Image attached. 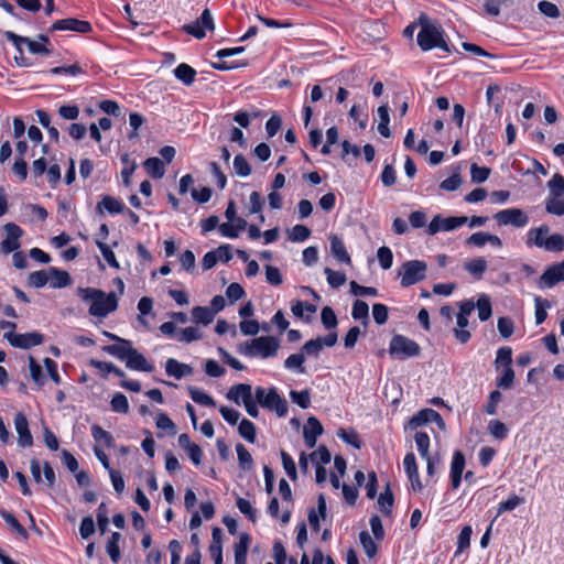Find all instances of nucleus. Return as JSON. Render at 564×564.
Segmentation results:
<instances>
[{
	"mask_svg": "<svg viewBox=\"0 0 564 564\" xmlns=\"http://www.w3.org/2000/svg\"><path fill=\"white\" fill-rule=\"evenodd\" d=\"M321 319L325 328L334 329L337 326V317L334 310L329 306H325L321 312Z\"/></svg>",
	"mask_w": 564,
	"mask_h": 564,
	"instance_id": "nucleus-53",
	"label": "nucleus"
},
{
	"mask_svg": "<svg viewBox=\"0 0 564 564\" xmlns=\"http://www.w3.org/2000/svg\"><path fill=\"white\" fill-rule=\"evenodd\" d=\"M388 307L384 304L377 303L372 306V316L378 325H383L388 321Z\"/></svg>",
	"mask_w": 564,
	"mask_h": 564,
	"instance_id": "nucleus-62",
	"label": "nucleus"
},
{
	"mask_svg": "<svg viewBox=\"0 0 564 564\" xmlns=\"http://www.w3.org/2000/svg\"><path fill=\"white\" fill-rule=\"evenodd\" d=\"M144 169L154 178H161L164 173V163L159 158H149L144 162Z\"/></svg>",
	"mask_w": 564,
	"mask_h": 564,
	"instance_id": "nucleus-32",
	"label": "nucleus"
},
{
	"mask_svg": "<svg viewBox=\"0 0 564 564\" xmlns=\"http://www.w3.org/2000/svg\"><path fill=\"white\" fill-rule=\"evenodd\" d=\"M91 436L98 444H104L107 447H112L115 445L113 436L98 424H94L91 426Z\"/></svg>",
	"mask_w": 564,
	"mask_h": 564,
	"instance_id": "nucleus-29",
	"label": "nucleus"
},
{
	"mask_svg": "<svg viewBox=\"0 0 564 564\" xmlns=\"http://www.w3.org/2000/svg\"><path fill=\"white\" fill-rule=\"evenodd\" d=\"M165 371L170 377L181 379L193 373V368L189 365L182 364L174 358H170L165 362Z\"/></svg>",
	"mask_w": 564,
	"mask_h": 564,
	"instance_id": "nucleus-22",
	"label": "nucleus"
},
{
	"mask_svg": "<svg viewBox=\"0 0 564 564\" xmlns=\"http://www.w3.org/2000/svg\"><path fill=\"white\" fill-rule=\"evenodd\" d=\"M324 273L326 274L328 284L335 289L346 283L347 278L344 272L334 271L329 268H325Z\"/></svg>",
	"mask_w": 564,
	"mask_h": 564,
	"instance_id": "nucleus-47",
	"label": "nucleus"
},
{
	"mask_svg": "<svg viewBox=\"0 0 564 564\" xmlns=\"http://www.w3.org/2000/svg\"><path fill=\"white\" fill-rule=\"evenodd\" d=\"M3 337L13 346L21 349H29L31 347L41 345L43 343V335L36 332L15 334L14 332H6Z\"/></svg>",
	"mask_w": 564,
	"mask_h": 564,
	"instance_id": "nucleus-10",
	"label": "nucleus"
},
{
	"mask_svg": "<svg viewBox=\"0 0 564 564\" xmlns=\"http://www.w3.org/2000/svg\"><path fill=\"white\" fill-rule=\"evenodd\" d=\"M495 219L499 226L511 225L517 228H522L529 223L528 215L520 208H508L496 213Z\"/></svg>",
	"mask_w": 564,
	"mask_h": 564,
	"instance_id": "nucleus-9",
	"label": "nucleus"
},
{
	"mask_svg": "<svg viewBox=\"0 0 564 564\" xmlns=\"http://www.w3.org/2000/svg\"><path fill=\"white\" fill-rule=\"evenodd\" d=\"M311 236V229L304 225H295L289 234L292 241H304Z\"/></svg>",
	"mask_w": 564,
	"mask_h": 564,
	"instance_id": "nucleus-57",
	"label": "nucleus"
},
{
	"mask_svg": "<svg viewBox=\"0 0 564 564\" xmlns=\"http://www.w3.org/2000/svg\"><path fill=\"white\" fill-rule=\"evenodd\" d=\"M290 397L294 403H296L302 409H307L311 405V394L308 390L294 391L290 392Z\"/></svg>",
	"mask_w": 564,
	"mask_h": 564,
	"instance_id": "nucleus-52",
	"label": "nucleus"
},
{
	"mask_svg": "<svg viewBox=\"0 0 564 564\" xmlns=\"http://www.w3.org/2000/svg\"><path fill=\"white\" fill-rule=\"evenodd\" d=\"M51 31H74L85 34L91 31V24L88 21L67 18L55 21L51 26Z\"/></svg>",
	"mask_w": 564,
	"mask_h": 564,
	"instance_id": "nucleus-11",
	"label": "nucleus"
},
{
	"mask_svg": "<svg viewBox=\"0 0 564 564\" xmlns=\"http://www.w3.org/2000/svg\"><path fill=\"white\" fill-rule=\"evenodd\" d=\"M497 327L503 338H509L514 330L513 322L509 317H499Z\"/></svg>",
	"mask_w": 564,
	"mask_h": 564,
	"instance_id": "nucleus-63",
	"label": "nucleus"
},
{
	"mask_svg": "<svg viewBox=\"0 0 564 564\" xmlns=\"http://www.w3.org/2000/svg\"><path fill=\"white\" fill-rule=\"evenodd\" d=\"M417 24L421 29L417 33L416 41L422 51H430L438 47L444 52H452L444 40V31L437 22H432L427 15L421 14L419 17Z\"/></svg>",
	"mask_w": 564,
	"mask_h": 564,
	"instance_id": "nucleus-2",
	"label": "nucleus"
},
{
	"mask_svg": "<svg viewBox=\"0 0 564 564\" xmlns=\"http://www.w3.org/2000/svg\"><path fill=\"white\" fill-rule=\"evenodd\" d=\"M110 405L112 411L117 413H128L129 411V401L127 397L120 392L113 394Z\"/></svg>",
	"mask_w": 564,
	"mask_h": 564,
	"instance_id": "nucleus-46",
	"label": "nucleus"
},
{
	"mask_svg": "<svg viewBox=\"0 0 564 564\" xmlns=\"http://www.w3.org/2000/svg\"><path fill=\"white\" fill-rule=\"evenodd\" d=\"M96 210L98 214L102 215L104 210H107L109 214H121L126 210L124 204L112 197L110 195H104L101 200L97 204Z\"/></svg>",
	"mask_w": 564,
	"mask_h": 564,
	"instance_id": "nucleus-19",
	"label": "nucleus"
},
{
	"mask_svg": "<svg viewBox=\"0 0 564 564\" xmlns=\"http://www.w3.org/2000/svg\"><path fill=\"white\" fill-rule=\"evenodd\" d=\"M203 337V334L202 332L199 330V328L197 327H194V326H191V327H186V328H183L180 333H178V340L180 341H184L186 344H189L194 340H198Z\"/></svg>",
	"mask_w": 564,
	"mask_h": 564,
	"instance_id": "nucleus-50",
	"label": "nucleus"
},
{
	"mask_svg": "<svg viewBox=\"0 0 564 564\" xmlns=\"http://www.w3.org/2000/svg\"><path fill=\"white\" fill-rule=\"evenodd\" d=\"M560 281H564V261L546 268L539 279V286L552 288Z\"/></svg>",
	"mask_w": 564,
	"mask_h": 564,
	"instance_id": "nucleus-14",
	"label": "nucleus"
},
{
	"mask_svg": "<svg viewBox=\"0 0 564 564\" xmlns=\"http://www.w3.org/2000/svg\"><path fill=\"white\" fill-rule=\"evenodd\" d=\"M360 543L365 550V553L369 558H372L378 552V545L370 536L368 531H361L359 533Z\"/></svg>",
	"mask_w": 564,
	"mask_h": 564,
	"instance_id": "nucleus-36",
	"label": "nucleus"
},
{
	"mask_svg": "<svg viewBox=\"0 0 564 564\" xmlns=\"http://www.w3.org/2000/svg\"><path fill=\"white\" fill-rule=\"evenodd\" d=\"M235 173L240 177H247L251 174V166L242 154H237L234 159Z\"/></svg>",
	"mask_w": 564,
	"mask_h": 564,
	"instance_id": "nucleus-41",
	"label": "nucleus"
},
{
	"mask_svg": "<svg viewBox=\"0 0 564 564\" xmlns=\"http://www.w3.org/2000/svg\"><path fill=\"white\" fill-rule=\"evenodd\" d=\"M523 503V498L511 495L506 501H502L498 506V514L516 509L518 506Z\"/></svg>",
	"mask_w": 564,
	"mask_h": 564,
	"instance_id": "nucleus-58",
	"label": "nucleus"
},
{
	"mask_svg": "<svg viewBox=\"0 0 564 564\" xmlns=\"http://www.w3.org/2000/svg\"><path fill=\"white\" fill-rule=\"evenodd\" d=\"M280 341L273 336H260L247 341L240 352L249 357L270 358L278 354Z\"/></svg>",
	"mask_w": 564,
	"mask_h": 564,
	"instance_id": "nucleus-4",
	"label": "nucleus"
},
{
	"mask_svg": "<svg viewBox=\"0 0 564 564\" xmlns=\"http://www.w3.org/2000/svg\"><path fill=\"white\" fill-rule=\"evenodd\" d=\"M431 416H433V409H423L410 419L408 427L416 430L421 426H424L427 423L432 422Z\"/></svg>",
	"mask_w": 564,
	"mask_h": 564,
	"instance_id": "nucleus-27",
	"label": "nucleus"
},
{
	"mask_svg": "<svg viewBox=\"0 0 564 564\" xmlns=\"http://www.w3.org/2000/svg\"><path fill=\"white\" fill-rule=\"evenodd\" d=\"M351 316L355 319L364 321L367 324L369 321V306L365 301L356 300L352 304Z\"/></svg>",
	"mask_w": 564,
	"mask_h": 564,
	"instance_id": "nucleus-39",
	"label": "nucleus"
},
{
	"mask_svg": "<svg viewBox=\"0 0 564 564\" xmlns=\"http://www.w3.org/2000/svg\"><path fill=\"white\" fill-rule=\"evenodd\" d=\"M470 175L474 183H484L490 175V169L473 163L470 166Z\"/></svg>",
	"mask_w": 564,
	"mask_h": 564,
	"instance_id": "nucleus-55",
	"label": "nucleus"
},
{
	"mask_svg": "<svg viewBox=\"0 0 564 564\" xmlns=\"http://www.w3.org/2000/svg\"><path fill=\"white\" fill-rule=\"evenodd\" d=\"M189 395L192 400L200 405L205 406H215L216 403L214 399L205 393L204 391L197 389V388H189Z\"/></svg>",
	"mask_w": 564,
	"mask_h": 564,
	"instance_id": "nucleus-45",
	"label": "nucleus"
},
{
	"mask_svg": "<svg viewBox=\"0 0 564 564\" xmlns=\"http://www.w3.org/2000/svg\"><path fill=\"white\" fill-rule=\"evenodd\" d=\"M270 411H274L278 416H285L288 413V402L281 398L274 388L269 389V397H265L264 405L262 406Z\"/></svg>",
	"mask_w": 564,
	"mask_h": 564,
	"instance_id": "nucleus-15",
	"label": "nucleus"
},
{
	"mask_svg": "<svg viewBox=\"0 0 564 564\" xmlns=\"http://www.w3.org/2000/svg\"><path fill=\"white\" fill-rule=\"evenodd\" d=\"M329 242H330V252L339 261L346 264H350L351 259L349 253L347 252V249L343 242V240L337 236L332 234L329 236Z\"/></svg>",
	"mask_w": 564,
	"mask_h": 564,
	"instance_id": "nucleus-23",
	"label": "nucleus"
},
{
	"mask_svg": "<svg viewBox=\"0 0 564 564\" xmlns=\"http://www.w3.org/2000/svg\"><path fill=\"white\" fill-rule=\"evenodd\" d=\"M0 516L17 534L23 539L29 538L26 530L20 524V522L12 513L8 512L7 510H0Z\"/></svg>",
	"mask_w": 564,
	"mask_h": 564,
	"instance_id": "nucleus-33",
	"label": "nucleus"
},
{
	"mask_svg": "<svg viewBox=\"0 0 564 564\" xmlns=\"http://www.w3.org/2000/svg\"><path fill=\"white\" fill-rule=\"evenodd\" d=\"M126 367L131 370L144 372H152L154 370V366L150 364L147 358L135 348L130 351V355L126 361Z\"/></svg>",
	"mask_w": 564,
	"mask_h": 564,
	"instance_id": "nucleus-18",
	"label": "nucleus"
},
{
	"mask_svg": "<svg viewBox=\"0 0 564 564\" xmlns=\"http://www.w3.org/2000/svg\"><path fill=\"white\" fill-rule=\"evenodd\" d=\"M377 258L383 270H389L393 263V253L389 247H380L377 251Z\"/></svg>",
	"mask_w": 564,
	"mask_h": 564,
	"instance_id": "nucleus-48",
	"label": "nucleus"
},
{
	"mask_svg": "<svg viewBox=\"0 0 564 564\" xmlns=\"http://www.w3.org/2000/svg\"><path fill=\"white\" fill-rule=\"evenodd\" d=\"M238 432L241 437H243L249 443H254L256 441V426L254 424L247 420L242 419L238 426Z\"/></svg>",
	"mask_w": 564,
	"mask_h": 564,
	"instance_id": "nucleus-37",
	"label": "nucleus"
},
{
	"mask_svg": "<svg viewBox=\"0 0 564 564\" xmlns=\"http://www.w3.org/2000/svg\"><path fill=\"white\" fill-rule=\"evenodd\" d=\"M50 282V272L48 270H39L30 273L28 283L32 288H43Z\"/></svg>",
	"mask_w": 564,
	"mask_h": 564,
	"instance_id": "nucleus-34",
	"label": "nucleus"
},
{
	"mask_svg": "<svg viewBox=\"0 0 564 564\" xmlns=\"http://www.w3.org/2000/svg\"><path fill=\"white\" fill-rule=\"evenodd\" d=\"M545 208L550 214L562 216L564 215V199H560L558 197L549 199Z\"/></svg>",
	"mask_w": 564,
	"mask_h": 564,
	"instance_id": "nucleus-64",
	"label": "nucleus"
},
{
	"mask_svg": "<svg viewBox=\"0 0 564 564\" xmlns=\"http://www.w3.org/2000/svg\"><path fill=\"white\" fill-rule=\"evenodd\" d=\"M414 442L422 458H427L430 455V436L425 432H416L414 434Z\"/></svg>",
	"mask_w": 564,
	"mask_h": 564,
	"instance_id": "nucleus-38",
	"label": "nucleus"
},
{
	"mask_svg": "<svg viewBox=\"0 0 564 564\" xmlns=\"http://www.w3.org/2000/svg\"><path fill=\"white\" fill-rule=\"evenodd\" d=\"M547 186L554 197L564 195V177L561 174H554L547 182Z\"/></svg>",
	"mask_w": 564,
	"mask_h": 564,
	"instance_id": "nucleus-51",
	"label": "nucleus"
},
{
	"mask_svg": "<svg viewBox=\"0 0 564 564\" xmlns=\"http://www.w3.org/2000/svg\"><path fill=\"white\" fill-rule=\"evenodd\" d=\"M304 361H305L304 354H293V355H290L284 360V367L286 369L297 370L300 373H304L305 372V369L303 367Z\"/></svg>",
	"mask_w": 564,
	"mask_h": 564,
	"instance_id": "nucleus-44",
	"label": "nucleus"
},
{
	"mask_svg": "<svg viewBox=\"0 0 564 564\" xmlns=\"http://www.w3.org/2000/svg\"><path fill=\"white\" fill-rule=\"evenodd\" d=\"M475 305L478 310V317L481 322H485L490 318L492 310L490 299L487 295H480Z\"/></svg>",
	"mask_w": 564,
	"mask_h": 564,
	"instance_id": "nucleus-35",
	"label": "nucleus"
},
{
	"mask_svg": "<svg viewBox=\"0 0 564 564\" xmlns=\"http://www.w3.org/2000/svg\"><path fill=\"white\" fill-rule=\"evenodd\" d=\"M464 268L468 273L480 279L487 270V261L485 258L479 257L466 262Z\"/></svg>",
	"mask_w": 564,
	"mask_h": 564,
	"instance_id": "nucleus-31",
	"label": "nucleus"
},
{
	"mask_svg": "<svg viewBox=\"0 0 564 564\" xmlns=\"http://www.w3.org/2000/svg\"><path fill=\"white\" fill-rule=\"evenodd\" d=\"M133 349L132 343L128 339L120 338L117 344L105 346L104 350L109 355L127 361L130 351Z\"/></svg>",
	"mask_w": 564,
	"mask_h": 564,
	"instance_id": "nucleus-20",
	"label": "nucleus"
},
{
	"mask_svg": "<svg viewBox=\"0 0 564 564\" xmlns=\"http://www.w3.org/2000/svg\"><path fill=\"white\" fill-rule=\"evenodd\" d=\"M214 29H215V22H214V18H213L209 9H205L203 11L202 15L196 21H194L189 24H185L183 26V30L187 34H189L198 40H202L203 37H205L206 30L213 31Z\"/></svg>",
	"mask_w": 564,
	"mask_h": 564,
	"instance_id": "nucleus-7",
	"label": "nucleus"
},
{
	"mask_svg": "<svg viewBox=\"0 0 564 564\" xmlns=\"http://www.w3.org/2000/svg\"><path fill=\"white\" fill-rule=\"evenodd\" d=\"M337 436L355 448H360L361 446L359 436L355 431H346L345 429H340L337 432Z\"/></svg>",
	"mask_w": 564,
	"mask_h": 564,
	"instance_id": "nucleus-61",
	"label": "nucleus"
},
{
	"mask_svg": "<svg viewBox=\"0 0 564 564\" xmlns=\"http://www.w3.org/2000/svg\"><path fill=\"white\" fill-rule=\"evenodd\" d=\"M456 323H457V328L454 329L455 338L460 344H466L470 339V336H471L469 330L464 329L469 324L468 316H463V315L457 314Z\"/></svg>",
	"mask_w": 564,
	"mask_h": 564,
	"instance_id": "nucleus-30",
	"label": "nucleus"
},
{
	"mask_svg": "<svg viewBox=\"0 0 564 564\" xmlns=\"http://www.w3.org/2000/svg\"><path fill=\"white\" fill-rule=\"evenodd\" d=\"M236 452L238 456L239 466L243 470H250L252 466V456L249 453V451L245 447V445L239 443L236 445Z\"/></svg>",
	"mask_w": 564,
	"mask_h": 564,
	"instance_id": "nucleus-43",
	"label": "nucleus"
},
{
	"mask_svg": "<svg viewBox=\"0 0 564 564\" xmlns=\"http://www.w3.org/2000/svg\"><path fill=\"white\" fill-rule=\"evenodd\" d=\"M324 432V429L321 424V422L315 416H310L307 419V424L304 426L303 430V437L305 441V444L308 448H313L316 446L317 437L322 435Z\"/></svg>",
	"mask_w": 564,
	"mask_h": 564,
	"instance_id": "nucleus-16",
	"label": "nucleus"
},
{
	"mask_svg": "<svg viewBox=\"0 0 564 564\" xmlns=\"http://www.w3.org/2000/svg\"><path fill=\"white\" fill-rule=\"evenodd\" d=\"M550 231L547 225L531 228L527 232L525 245L529 248L536 247L549 252H562L564 250V236L561 234L550 235Z\"/></svg>",
	"mask_w": 564,
	"mask_h": 564,
	"instance_id": "nucleus-3",
	"label": "nucleus"
},
{
	"mask_svg": "<svg viewBox=\"0 0 564 564\" xmlns=\"http://www.w3.org/2000/svg\"><path fill=\"white\" fill-rule=\"evenodd\" d=\"M514 381V371L512 367H506L502 375L497 378L496 384L501 389H509Z\"/></svg>",
	"mask_w": 564,
	"mask_h": 564,
	"instance_id": "nucleus-56",
	"label": "nucleus"
},
{
	"mask_svg": "<svg viewBox=\"0 0 564 564\" xmlns=\"http://www.w3.org/2000/svg\"><path fill=\"white\" fill-rule=\"evenodd\" d=\"M174 75L184 85L189 86L195 80L196 70L192 66L182 63L174 69Z\"/></svg>",
	"mask_w": 564,
	"mask_h": 564,
	"instance_id": "nucleus-26",
	"label": "nucleus"
},
{
	"mask_svg": "<svg viewBox=\"0 0 564 564\" xmlns=\"http://www.w3.org/2000/svg\"><path fill=\"white\" fill-rule=\"evenodd\" d=\"M427 264L422 260H410L404 262L400 270L401 286L409 288L423 281L426 278Z\"/></svg>",
	"mask_w": 564,
	"mask_h": 564,
	"instance_id": "nucleus-5",
	"label": "nucleus"
},
{
	"mask_svg": "<svg viewBox=\"0 0 564 564\" xmlns=\"http://www.w3.org/2000/svg\"><path fill=\"white\" fill-rule=\"evenodd\" d=\"M227 398L236 404L245 403L252 398V388L247 383L235 384L229 389Z\"/></svg>",
	"mask_w": 564,
	"mask_h": 564,
	"instance_id": "nucleus-21",
	"label": "nucleus"
},
{
	"mask_svg": "<svg viewBox=\"0 0 564 564\" xmlns=\"http://www.w3.org/2000/svg\"><path fill=\"white\" fill-rule=\"evenodd\" d=\"M97 247L99 248L102 257L108 262V264L115 269H119V263L115 257L113 251L102 241H96Z\"/></svg>",
	"mask_w": 564,
	"mask_h": 564,
	"instance_id": "nucleus-60",
	"label": "nucleus"
},
{
	"mask_svg": "<svg viewBox=\"0 0 564 564\" xmlns=\"http://www.w3.org/2000/svg\"><path fill=\"white\" fill-rule=\"evenodd\" d=\"M4 230L7 232V237L1 242V249L4 253H10L20 248L19 239L21 238L23 231L22 229L12 223H9L4 226Z\"/></svg>",
	"mask_w": 564,
	"mask_h": 564,
	"instance_id": "nucleus-13",
	"label": "nucleus"
},
{
	"mask_svg": "<svg viewBox=\"0 0 564 564\" xmlns=\"http://www.w3.org/2000/svg\"><path fill=\"white\" fill-rule=\"evenodd\" d=\"M534 304H535V323H536V325H540L546 319V317H547L546 310L551 307V303L547 300H544V299H541L538 296L534 300Z\"/></svg>",
	"mask_w": 564,
	"mask_h": 564,
	"instance_id": "nucleus-42",
	"label": "nucleus"
},
{
	"mask_svg": "<svg viewBox=\"0 0 564 564\" xmlns=\"http://www.w3.org/2000/svg\"><path fill=\"white\" fill-rule=\"evenodd\" d=\"M465 468V456L460 451L454 452L451 464L452 487L457 489L462 482V475Z\"/></svg>",
	"mask_w": 564,
	"mask_h": 564,
	"instance_id": "nucleus-17",
	"label": "nucleus"
},
{
	"mask_svg": "<svg viewBox=\"0 0 564 564\" xmlns=\"http://www.w3.org/2000/svg\"><path fill=\"white\" fill-rule=\"evenodd\" d=\"M50 284L54 289L68 286L72 283L70 275L67 271L58 270L54 267L48 269Z\"/></svg>",
	"mask_w": 564,
	"mask_h": 564,
	"instance_id": "nucleus-24",
	"label": "nucleus"
},
{
	"mask_svg": "<svg viewBox=\"0 0 564 564\" xmlns=\"http://www.w3.org/2000/svg\"><path fill=\"white\" fill-rule=\"evenodd\" d=\"M215 313L206 306H195L192 310V318L197 324L208 325L213 322Z\"/></svg>",
	"mask_w": 564,
	"mask_h": 564,
	"instance_id": "nucleus-28",
	"label": "nucleus"
},
{
	"mask_svg": "<svg viewBox=\"0 0 564 564\" xmlns=\"http://www.w3.org/2000/svg\"><path fill=\"white\" fill-rule=\"evenodd\" d=\"M14 427L18 433V444L21 447H30L33 445V437L29 429L26 416L19 412L14 416Z\"/></svg>",
	"mask_w": 564,
	"mask_h": 564,
	"instance_id": "nucleus-12",
	"label": "nucleus"
},
{
	"mask_svg": "<svg viewBox=\"0 0 564 564\" xmlns=\"http://www.w3.org/2000/svg\"><path fill=\"white\" fill-rule=\"evenodd\" d=\"M467 221L468 217L466 216L443 218L441 215H436L427 226V234L435 235L438 231H452L465 225Z\"/></svg>",
	"mask_w": 564,
	"mask_h": 564,
	"instance_id": "nucleus-8",
	"label": "nucleus"
},
{
	"mask_svg": "<svg viewBox=\"0 0 564 564\" xmlns=\"http://www.w3.org/2000/svg\"><path fill=\"white\" fill-rule=\"evenodd\" d=\"M393 502H394L393 494H392L390 487L387 486L386 490L383 492H381L378 498V505L381 508V511L386 516L391 514Z\"/></svg>",
	"mask_w": 564,
	"mask_h": 564,
	"instance_id": "nucleus-40",
	"label": "nucleus"
},
{
	"mask_svg": "<svg viewBox=\"0 0 564 564\" xmlns=\"http://www.w3.org/2000/svg\"><path fill=\"white\" fill-rule=\"evenodd\" d=\"M250 544V536L247 533H241L239 542L235 544V563L246 564L247 552Z\"/></svg>",
	"mask_w": 564,
	"mask_h": 564,
	"instance_id": "nucleus-25",
	"label": "nucleus"
},
{
	"mask_svg": "<svg viewBox=\"0 0 564 564\" xmlns=\"http://www.w3.org/2000/svg\"><path fill=\"white\" fill-rule=\"evenodd\" d=\"M511 362H512V349L510 347L499 348L497 351L496 360H495L496 367L498 368L501 365L505 366V368L511 367Z\"/></svg>",
	"mask_w": 564,
	"mask_h": 564,
	"instance_id": "nucleus-54",
	"label": "nucleus"
},
{
	"mask_svg": "<svg viewBox=\"0 0 564 564\" xmlns=\"http://www.w3.org/2000/svg\"><path fill=\"white\" fill-rule=\"evenodd\" d=\"M78 294L85 302H90L89 314L105 318L118 307V299L113 292L105 293L94 288H79Z\"/></svg>",
	"mask_w": 564,
	"mask_h": 564,
	"instance_id": "nucleus-1",
	"label": "nucleus"
},
{
	"mask_svg": "<svg viewBox=\"0 0 564 564\" xmlns=\"http://www.w3.org/2000/svg\"><path fill=\"white\" fill-rule=\"evenodd\" d=\"M488 431L491 436L497 440H505L508 435V429L505 423L499 420H492L488 424Z\"/></svg>",
	"mask_w": 564,
	"mask_h": 564,
	"instance_id": "nucleus-49",
	"label": "nucleus"
},
{
	"mask_svg": "<svg viewBox=\"0 0 564 564\" xmlns=\"http://www.w3.org/2000/svg\"><path fill=\"white\" fill-rule=\"evenodd\" d=\"M282 465L288 476L295 480L297 478L296 466L293 458L284 451H281Z\"/></svg>",
	"mask_w": 564,
	"mask_h": 564,
	"instance_id": "nucleus-59",
	"label": "nucleus"
},
{
	"mask_svg": "<svg viewBox=\"0 0 564 564\" xmlns=\"http://www.w3.org/2000/svg\"><path fill=\"white\" fill-rule=\"evenodd\" d=\"M389 352L391 356H395L400 359L415 357L420 355V346L414 340L402 336L395 335L392 337L389 346Z\"/></svg>",
	"mask_w": 564,
	"mask_h": 564,
	"instance_id": "nucleus-6",
	"label": "nucleus"
}]
</instances>
